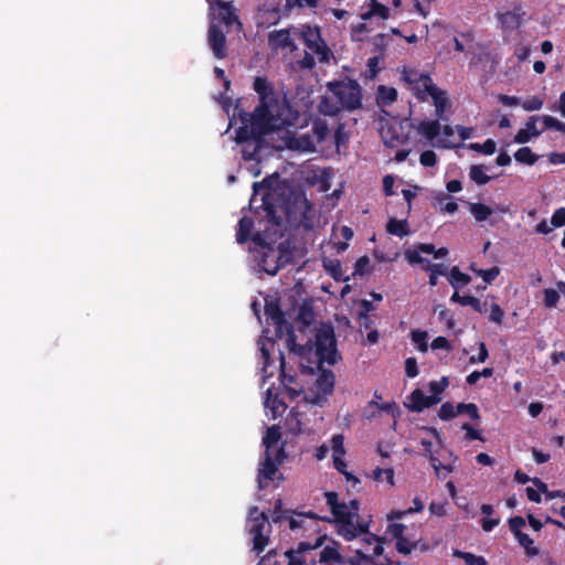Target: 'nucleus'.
Here are the masks:
<instances>
[{"instance_id":"nucleus-50","label":"nucleus","mask_w":565,"mask_h":565,"mask_svg":"<svg viewBox=\"0 0 565 565\" xmlns=\"http://www.w3.org/2000/svg\"><path fill=\"white\" fill-rule=\"evenodd\" d=\"M476 275L481 277L486 284H492V281L500 275V268L493 266L489 269L476 270Z\"/></svg>"},{"instance_id":"nucleus-27","label":"nucleus","mask_w":565,"mask_h":565,"mask_svg":"<svg viewBox=\"0 0 565 565\" xmlns=\"http://www.w3.org/2000/svg\"><path fill=\"white\" fill-rule=\"evenodd\" d=\"M448 281L455 290H458L462 286L468 285L471 281V277L462 273L458 266H454L449 270Z\"/></svg>"},{"instance_id":"nucleus-8","label":"nucleus","mask_w":565,"mask_h":565,"mask_svg":"<svg viewBox=\"0 0 565 565\" xmlns=\"http://www.w3.org/2000/svg\"><path fill=\"white\" fill-rule=\"evenodd\" d=\"M328 87L343 109L355 110L362 107V89L355 81L330 83Z\"/></svg>"},{"instance_id":"nucleus-56","label":"nucleus","mask_w":565,"mask_h":565,"mask_svg":"<svg viewBox=\"0 0 565 565\" xmlns=\"http://www.w3.org/2000/svg\"><path fill=\"white\" fill-rule=\"evenodd\" d=\"M539 120H541L540 116L533 115V116H530L525 122V130H527L532 135L533 138L539 137L543 132V129H539L536 127V122Z\"/></svg>"},{"instance_id":"nucleus-17","label":"nucleus","mask_w":565,"mask_h":565,"mask_svg":"<svg viewBox=\"0 0 565 565\" xmlns=\"http://www.w3.org/2000/svg\"><path fill=\"white\" fill-rule=\"evenodd\" d=\"M440 402V397L427 396L420 388H415L408 396L405 407L411 412L419 413Z\"/></svg>"},{"instance_id":"nucleus-26","label":"nucleus","mask_w":565,"mask_h":565,"mask_svg":"<svg viewBox=\"0 0 565 565\" xmlns=\"http://www.w3.org/2000/svg\"><path fill=\"white\" fill-rule=\"evenodd\" d=\"M431 99L435 106L437 119L447 120V118L444 117V113L449 108L450 105L446 93L439 88L438 90H435Z\"/></svg>"},{"instance_id":"nucleus-34","label":"nucleus","mask_w":565,"mask_h":565,"mask_svg":"<svg viewBox=\"0 0 565 565\" xmlns=\"http://www.w3.org/2000/svg\"><path fill=\"white\" fill-rule=\"evenodd\" d=\"M373 564V557L358 550L352 557H343L340 565H365Z\"/></svg>"},{"instance_id":"nucleus-6","label":"nucleus","mask_w":565,"mask_h":565,"mask_svg":"<svg viewBox=\"0 0 565 565\" xmlns=\"http://www.w3.org/2000/svg\"><path fill=\"white\" fill-rule=\"evenodd\" d=\"M257 254L259 270L270 276H275L292 259V252L286 243H280L277 248L264 246V250H258Z\"/></svg>"},{"instance_id":"nucleus-25","label":"nucleus","mask_w":565,"mask_h":565,"mask_svg":"<svg viewBox=\"0 0 565 565\" xmlns=\"http://www.w3.org/2000/svg\"><path fill=\"white\" fill-rule=\"evenodd\" d=\"M318 109L321 114L326 116H337L341 110H343L341 104H339L338 99L332 96H323L318 105Z\"/></svg>"},{"instance_id":"nucleus-36","label":"nucleus","mask_w":565,"mask_h":565,"mask_svg":"<svg viewBox=\"0 0 565 565\" xmlns=\"http://www.w3.org/2000/svg\"><path fill=\"white\" fill-rule=\"evenodd\" d=\"M469 177L479 185L487 184L491 178L484 173V168L481 164H473L470 167Z\"/></svg>"},{"instance_id":"nucleus-2","label":"nucleus","mask_w":565,"mask_h":565,"mask_svg":"<svg viewBox=\"0 0 565 565\" xmlns=\"http://www.w3.org/2000/svg\"><path fill=\"white\" fill-rule=\"evenodd\" d=\"M292 35L296 40L305 45V50L296 53L294 64L301 70L311 71L317 63L329 65L330 61H335L332 50L322 38L321 28L319 25L302 24L294 28Z\"/></svg>"},{"instance_id":"nucleus-19","label":"nucleus","mask_w":565,"mask_h":565,"mask_svg":"<svg viewBox=\"0 0 565 565\" xmlns=\"http://www.w3.org/2000/svg\"><path fill=\"white\" fill-rule=\"evenodd\" d=\"M401 125L397 124L383 126L381 128L380 135L386 147L396 148L407 142L408 136L401 132Z\"/></svg>"},{"instance_id":"nucleus-52","label":"nucleus","mask_w":565,"mask_h":565,"mask_svg":"<svg viewBox=\"0 0 565 565\" xmlns=\"http://www.w3.org/2000/svg\"><path fill=\"white\" fill-rule=\"evenodd\" d=\"M331 445L333 450V456H344L345 455V448H344V437L341 434H337L331 438Z\"/></svg>"},{"instance_id":"nucleus-7","label":"nucleus","mask_w":565,"mask_h":565,"mask_svg":"<svg viewBox=\"0 0 565 565\" xmlns=\"http://www.w3.org/2000/svg\"><path fill=\"white\" fill-rule=\"evenodd\" d=\"M247 523L249 533L253 535V551L258 555L263 553L269 543L271 525L266 512L260 511L258 507H250L248 510Z\"/></svg>"},{"instance_id":"nucleus-42","label":"nucleus","mask_w":565,"mask_h":565,"mask_svg":"<svg viewBox=\"0 0 565 565\" xmlns=\"http://www.w3.org/2000/svg\"><path fill=\"white\" fill-rule=\"evenodd\" d=\"M454 555L462 558L466 565H488L483 556H478L469 552L455 551Z\"/></svg>"},{"instance_id":"nucleus-38","label":"nucleus","mask_w":565,"mask_h":565,"mask_svg":"<svg viewBox=\"0 0 565 565\" xmlns=\"http://www.w3.org/2000/svg\"><path fill=\"white\" fill-rule=\"evenodd\" d=\"M457 415L467 414L472 420H479L480 414L475 403H458L456 405Z\"/></svg>"},{"instance_id":"nucleus-29","label":"nucleus","mask_w":565,"mask_h":565,"mask_svg":"<svg viewBox=\"0 0 565 565\" xmlns=\"http://www.w3.org/2000/svg\"><path fill=\"white\" fill-rule=\"evenodd\" d=\"M376 98L380 105L390 106L397 99V90L394 87L380 85Z\"/></svg>"},{"instance_id":"nucleus-48","label":"nucleus","mask_w":565,"mask_h":565,"mask_svg":"<svg viewBox=\"0 0 565 565\" xmlns=\"http://www.w3.org/2000/svg\"><path fill=\"white\" fill-rule=\"evenodd\" d=\"M559 294L557 290L553 288H546L544 289V299L543 303L545 308H555L559 301Z\"/></svg>"},{"instance_id":"nucleus-49","label":"nucleus","mask_w":565,"mask_h":565,"mask_svg":"<svg viewBox=\"0 0 565 565\" xmlns=\"http://www.w3.org/2000/svg\"><path fill=\"white\" fill-rule=\"evenodd\" d=\"M457 416L456 406H454L450 402H445L438 412V417L441 420L448 422L454 419Z\"/></svg>"},{"instance_id":"nucleus-45","label":"nucleus","mask_w":565,"mask_h":565,"mask_svg":"<svg viewBox=\"0 0 565 565\" xmlns=\"http://www.w3.org/2000/svg\"><path fill=\"white\" fill-rule=\"evenodd\" d=\"M418 542H411L404 535L396 540L395 547L398 553L408 555L412 551L417 548Z\"/></svg>"},{"instance_id":"nucleus-51","label":"nucleus","mask_w":565,"mask_h":565,"mask_svg":"<svg viewBox=\"0 0 565 565\" xmlns=\"http://www.w3.org/2000/svg\"><path fill=\"white\" fill-rule=\"evenodd\" d=\"M285 365H286V362H285V358L282 355V353H280V379H281V383L287 386L290 391H292L294 393H298L296 388H292L290 387V385L295 382V376L294 375H289L286 373L285 371Z\"/></svg>"},{"instance_id":"nucleus-32","label":"nucleus","mask_w":565,"mask_h":565,"mask_svg":"<svg viewBox=\"0 0 565 565\" xmlns=\"http://www.w3.org/2000/svg\"><path fill=\"white\" fill-rule=\"evenodd\" d=\"M271 195L267 193L263 196V207L266 211L267 217L273 224L280 225L282 222V217L280 214H277V210L275 204L271 202Z\"/></svg>"},{"instance_id":"nucleus-4","label":"nucleus","mask_w":565,"mask_h":565,"mask_svg":"<svg viewBox=\"0 0 565 565\" xmlns=\"http://www.w3.org/2000/svg\"><path fill=\"white\" fill-rule=\"evenodd\" d=\"M265 316L269 320L276 330V337L281 339L284 335L287 337L286 342L288 349L299 356L309 354L312 350V339H309L306 344L301 345L296 342V334L292 324L286 319L284 311L280 308L277 299H266L265 302Z\"/></svg>"},{"instance_id":"nucleus-39","label":"nucleus","mask_w":565,"mask_h":565,"mask_svg":"<svg viewBox=\"0 0 565 565\" xmlns=\"http://www.w3.org/2000/svg\"><path fill=\"white\" fill-rule=\"evenodd\" d=\"M519 544L525 548V553L527 556H536L539 555L540 551L537 547L533 546V540L525 533H520L514 536Z\"/></svg>"},{"instance_id":"nucleus-30","label":"nucleus","mask_w":565,"mask_h":565,"mask_svg":"<svg viewBox=\"0 0 565 565\" xmlns=\"http://www.w3.org/2000/svg\"><path fill=\"white\" fill-rule=\"evenodd\" d=\"M281 437L280 430L278 426L268 427L265 436L263 437V444L266 447L265 451L273 452L275 446H277L279 439Z\"/></svg>"},{"instance_id":"nucleus-61","label":"nucleus","mask_w":565,"mask_h":565,"mask_svg":"<svg viewBox=\"0 0 565 565\" xmlns=\"http://www.w3.org/2000/svg\"><path fill=\"white\" fill-rule=\"evenodd\" d=\"M542 106L543 100L537 96H533L532 98L526 99L522 103V107L526 111L540 110Z\"/></svg>"},{"instance_id":"nucleus-20","label":"nucleus","mask_w":565,"mask_h":565,"mask_svg":"<svg viewBox=\"0 0 565 565\" xmlns=\"http://www.w3.org/2000/svg\"><path fill=\"white\" fill-rule=\"evenodd\" d=\"M522 15H524V12H522L521 7H516L513 11L500 13L498 20L503 30L513 31L521 25Z\"/></svg>"},{"instance_id":"nucleus-21","label":"nucleus","mask_w":565,"mask_h":565,"mask_svg":"<svg viewBox=\"0 0 565 565\" xmlns=\"http://www.w3.org/2000/svg\"><path fill=\"white\" fill-rule=\"evenodd\" d=\"M340 544L332 541L331 545H327L321 552L319 562L326 565L340 564L342 555L339 552Z\"/></svg>"},{"instance_id":"nucleus-12","label":"nucleus","mask_w":565,"mask_h":565,"mask_svg":"<svg viewBox=\"0 0 565 565\" xmlns=\"http://www.w3.org/2000/svg\"><path fill=\"white\" fill-rule=\"evenodd\" d=\"M327 540V535H320L318 536L313 543L311 542H299L297 547L287 550L284 555L287 558L288 565H316L317 561L315 558H311L310 561H307L306 553L309 551L317 550L321 547Z\"/></svg>"},{"instance_id":"nucleus-3","label":"nucleus","mask_w":565,"mask_h":565,"mask_svg":"<svg viewBox=\"0 0 565 565\" xmlns=\"http://www.w3.org/2000/svg\"><path fill=\"white\" fill-rule=\"evenodd\" d=\"M277 104L259 102L252 114L242 117V126L236 130V141H254L260 147L264 137L280 128V119L274 114Z\"/></svg>"},{"instance_id":"nucleus-43","label":"nucleus","mask_w":565,"mask_h":565,"mask_svg":"<svg viewBox=\"0 0 565 565\" xmlns=\"http://www.w3.org/2000/svg\"><path fill=\"white\" fill-rule=\"evenodd\" d=\"M540 118L543 124V131L546 129H555L565 134V124L559 121L557 118L550 115H543L540 116Z\"/></svg>"},{"instance_id":"nucleus-64","label":"nucleus","mask_w":565,"mask_h":565,"mask_svg":"<svg viewBox=\"0 0 565 565\" xmlns=\"http://www.w3.org/2000/svg\"><path fill=\"white\" fill-rule=\"evenodd\" d=\"M551 223L554 227H562L565 225V207H558L552 215Z\"/></svg>"},{"instance_id":"nucleus-54","label":"nucleus","mask_w":565,"mask_h":565,"mask_svg":"<svg viewBox=\"0 0 565 565\" xmlns=\"http://www.w3.org/2000/svg\"><path fill=\"white\" fill-rule=\"evenodd\" d=\"M405 258L411 265L427 264V259L422 257L420 250L415 246L414 249H407L405 252Z\"/></svg>"},{"instance_id":"nucleus-16","label":"nucleus","mask_w":565,"mask_h":565,"mask_svg":"<svg viewBox=\"0 0 565 565\" xmlns=\"http://www.w3.org/2000/svg\"><path fill=\"white\" fill-rule=\"evenodd\" d=\"M209 45L217 58H224L227 54L226 38L218 25L211 23L207 33Z\"/></svg>"},{"instance_id":"nucleus-53","label":"nucleus","mask_w":565,"mask_h":565,"mask_svg":"<svg viewBox=\"0 0 565 565\" xmlns=\"http://www.w3.org/2000/svg\"><path fill=\"white\" fill-rule=\"evenodd\" d=\"M448 377L443 376L440 381H431L428 384L429 391L431 392V396L439 397L446 387L448 386Z\"/></svg>"},{"instance_id":"nucleus-22","label":"nucleus","mask_w":565,"mask_h":565,"mask_svg":"<svg viewBox=\"0 0 565 565\" xmlns=\"http://www.w3.org/2000/svg\"><path fill=\"white\" fill-rule=\"evenodd\" d=\"M254 228V221L252 217L245 215L239 218L236 230V242L245 244L250 239L252 231Z\"/></svg>"},{"instance_id":"nucleus-1","label":"nucleus","mask_w":565,"mask_h":565,"mask_svg":"<svg viewBox=\"0 0 565 565\" xmlns=\"http://www.w3.org/2000/svg\"><path fill=\"white\" fill-rule=\"evenodd\" d=\"M311 353H315L317 358L319 370L315 383L317 393L311 402L317 405H322V403L327 401V397L333 393L335 382L334 373L331 370L323 369L322 364L326 362L330 365H334L340 359L337 350L334 330L331 324H323L316 331L311 352L301 358H309Z\"/></svg>"},{"instance_id":"nucleus-14","label":"nucleus","mask_w":565,"mask_h":565,"mask_svg":"<svg viewBox=\"0 0 565 565\" xmlns=\"http://www.w3.org/2000/svg\"><path fill=\"white\" fill-rule=\"evenodd\" d=\"M294 28L275 30L268 34L269 46L273 50H289L292 62L296 58V53H299V47L294 42L296 40L292 35Z\"/></svg>"},{"instance_id":"nucleus-41","label":"nucleus","mask_w":565,"mask_h":565,"mask_svg":"<svg viewBox=\"0 0 565 565\" xmlns=\"http://www.w3.org/2000/svg\"><path fill=\"white\" fill-rule=\"evenodd\" d=\"M290 510L282 509V500L279 498L275 501L274 509L271 512V519L274 523H280L284 520H288L289 515H291Z\"/></svg>"},{"instance_id":"nucleus-28","label":"nucleus","mask_w":565,"mask_h":565,"mask_svg":"<svg viewBox=\"0 0 565 565\" xmlns=\"http://www.w3.org/2000/svg\"><path fill=\"white\" fill-rule=\"evenodd\" d=\"M387 233L404 237L409 234V227L406 220L390 218L386 224Z\"/></svg>"},{"instance_id":"nucleus-63","label":"nucleus","mask_w":565,"mask_h":565,"mask_svg":"<svg viewBox=\"0 0 565 565\" xmlns=\"http://www.w3.org/2000/svg\"><path fill=\"white\" fill-rule=\"evenodd\" d=\"M488 356H489V352H488V349H487L484 342H480L478 355L470 356L469 363L470 364L483 363L488 359Z\"/></svg>"},{"instance_id":"nucleus-10","label":"nucleus","mask_w":565,"mask_h":565,"mask_svg":"<svg viewBox=\"0 0 565 565\" xmlns=\"http://www.w3.org/2000/svg\"><path fill=\"white\" fill-rule=\"evenodd\" d=\"M319 521L330 522L331 520L328 516H319L312 511L292 510L291 515L288 518V525L291 531L302 530V536H310L311 534L319 533Z\"/></svg>"},{"instance_id":"nucleus-59","label":"nucleus","mask_w":565,"mask_h":565,"mask_svg":"<svg viewBox=\"0 0 565 565\" xmlns=\"http://www.w3.org/2000/svg\"><path fill=\"white\" fill-rule=\"evenodd\" d=\"M504 311L498 303H492L490 308L489 320L497 324H501L503 321Z\"/></svg>"},{"instance_id":"nucleus-57","label":"nucleus","mask_w":565,"mask_h":565,"mask_svg":"<svg viewBox=\"0 0 565 565\" xmlns=\"http://www.w3.org/2000/svg\"><path fill=\"white\" fill-rule=\"evenodd\" d=\"M382 475H385L387 482L393 486L394 484V470L392 468H376L373 471V478L376 481L382 480Z\"/></svg>"},{"instance_id":"nucleus-9","label":"nucleus","mask_w":565,"mask_h":565,"mask_svg":"<svg viewBox=\"0 0 565 565\" xmlns=\"http://www.w3.org/2000/svg\"><path fill=\"white\" fill-rule=\"evenodd\" d=\"M343 508L338 509L335 512H331L334 522L338 525V534L342 536L345 541H352L355 539L360 532H365L369 527V523H359L354 522L351 518V513L345 503H341Z\"/></svg>"},{"instance_id":"nucleus-44","label":"nucleus","mask_w":565,"mask_h":565,"mask_svg":"<svg viewBox=\"0 0 565 565\" xmlns=\"http://www.w3.org/2000/svg\"><path fill=\"white\" fill-rule=\"evenodd\" d=\"M434 311L438 313V319L440 321L446 322L448 329H452L455 327L454 313L444 305H437Z\"/></svg>"},{"instance_id":"nucleus-11","label":"nucleus","mask_w":565,"mask_h":565,"mask_svg":"<svg viewBox=\"0 0 565 565\" xmlns=\"http://www.w3.org/2000/svg\"><path fill=\"white\" fill-rule=\"evenodd\" d=\"M413 95L419 102H426L439 88L433 82L429 73H402Z\"/></svg>"},{"instance_id":"nucleus-46","label":"nucleus","mask_w":565,"mask_h":565,"mask_svg":"<svg viewBox=\"0 0 565 565\" xmlns=\"http://www.w3.org/2000/svg\"><path fill=\"white\" fill-rule=\"evenodd\" d=\"M412 341L417 345L418 350L423 353L427 352V332L422 330H414L411 333Z\"/></svg>"},{"instance_id":"nucleus-55","label":"nucleus","mask_w":565,"mask_h":565,"mask_svg":"<svg viewBox=\"0 0 565 565\" xmlns=\"http://www.w3.org/2000/svg\"><path fill=\"white\" fill-rule=\"evenodd\" d=\"M423 269L425 271H433L434 274H436L438 276H447L448 277V274H449L447 266L443 263L431 264L428 260L427 264L423 265Z\"/></svg>"},{"instance_id":"nucleus-40","label":"nucleus","mask_w":565,"mask_h":565,"mask_svg":"<svg viewBox=\"0 0 565 565\" xmlns=\"http://www.w3.org/2000/svg\"><path fill=\"white\" fill-rule=\"evenodd\" d=\"M342 457L343 456H333L334 468L345 476L347 480L351 482L352 487H355L358 483H360V480L359 478L347 471V463L344 462Z\"/></svg>"},{"instance_id":"nucleus-15","label":"nucleus","mask_w":565,"mask_h":565,"mask_svg":"<svg viewBox=\"0 0 565 565\" xmlns=\"http://www.w3.org/2000/svg\"><path fill=\"white\" fill-rule=\"evenodd\" d=\"M277 466L278 463H276L275 460L273 459V454H269V451H265L264 460L260 462L257 476L259 489L266 488L269 481L275 480V477L278 473Z\"/></svg>"},{"instance_id":"nucleus-47","label":"nucleus","mask_w":565,"mask_h":565,"mask_svg":"<svg viewBox=\"0 0 565 565\" xmlns=\"http://www.w3.org/2000/svg\"><path fill=\"white\" fill-rule=\"evenodd\" d=\"M532 481L541 492L546 494L547 499L552 500L555 498H561L565 501V492H563L561 490L548 491L546 483H544L539 478H534Z\"/></svg>"},{"instance_id":"nucleus-62","label":"nucleus","mask_w":565,"mask_h":565,"mask_svg":"<svg viewBox=\"0 0 565 565\" xmlns=\"http://www.w3.org/2000/svg\"><path fill=\"white\" fill-rule=\"evenodd\" d=\"M313 319V311L311 308L302 306L298 312V321L303 326H309Z\"/></svg>"},{"instance_id":"nucleus-24","label":"nucleus","mask_w":565,"mask_h":565,"mask_svg":"<svg viewBox=\"0 0 565 565\" xmlns=\"http://www.w3.org/2000/svg\"><path fill=\"white\" fill-rule=\"evenodd\" d=\"M254 89L260 97L259 102L277 104L271 87L265 78L256 77L254 81Z\"/></svg>"},{"instance_id":"nucleus-37","label":"nucleus","mask_w":565,"mask_h":565,"mask_svg":"<svg viewBox=\"0 0 565 565\" xmlns=\"http://www.w3.org/2000/svg\"><path fill=\"white\" fill-rule=\"evenodd\" d=\"M469 149H471L476 152H479V153H483L486 156H491L495 152L497 145L493 139L489 138L482 143H479V142L470 143Z\"/></svg>"},{"instance_id":"nucleus-60","label":"nucleus","mask_w":565,"mask_h":565,"mask_svg":"<svg viewBox=\"0 0 565 565\" xmlns=\"http://www.w3.org/2000/svg\"><path fill=\"white\" fill-rule=\"evenodd\" d=\"M524 525H525V520L520 515L512 516L509 519L510 531L513 533L514 536L522 533L521 529Z\"/></svg>"},{"instance_id":"nucleus-18","label":"nucleus","mask_w":565,"mask_h":565,"mask_svg":"<svg viewBox=\"0 0 565 565\" xmlns=\"http://www.w3.org/2000/svg\"><path fill=\"white\" fill-rule=\"evenodd\" d=\"M256 18L258 25L277 24L281 19L279 2H264L259 4Z\"/></svg>"},{"instance_id":"nucleus-5","label":"nucleus","mask_w":565,"mask_h":565,"mask_svg":"<svg viewBox=\"0 0 565 565\" xmlns=\"http://www.w3.org/2000/svg\"><path fill=\"white\" fill-rule=\"evenodd\" d=\"M280 207L288 223L302 226L305 230L313 227V207L303 194H296Z\"/></svg>"},{"instance_id":"nucleus-13","label":"nucleus","mask_w":565,"mask_h":565,"mask_svg":"<svg viewBox=\"0 0 565 565\" xmlns=\"http://www.w3.org/2000/svg\"><path fill=\"white\" fill-rule=\"evenodd\" d=\"M210 13L214 20L224 24L227 30H231L234 25L237 30L242 29V23L233 1L217 2L214 9H210Z\"/></svg>"},{"instance_id":"nucleus-31","label":"nucleus","mask_w":565,"mask_h":565,"mask_svg":"<svg viewBox=\"0 0 565 565\" xmlns=\"http://www.w3.org/2000/svg\"><path fill=\"white\" fill-rule=\"evenodd\" d=\"M539 158L540 157L534 153L530 147H522L514 152L515 161L526 166H533Z\"/></svg>"},{"instance_id":"nucleus-35","label":"nucleus","mask_w":565,"mask_h":565,"mask_svg":"<svg viewBox=\"0 0 565 565\" xmlns=\"http://www.w3.org/2000/svg\"><path fill=\"white\" fill-rule=\"evenodd\" d=\"M470 212L478 222H483L489 218L493 210L483 203H472L470 205Z\"/></svg>"},{"instance_id":"nucleus-58","label":"nucleus","mask_w":565,"mask_h":565,"mask_svg":"<svg viewBox=\"0 0 565 565\" xmlns=\"http://www.w3.org/2000/svg\"><path fill=\"white\" fill-rule=\"evenodd\" d=\"M419 162L424 167H434L437 163V156L433 150H425L420 153Z\"/></svg>"},{"instance_id":"nucleus-23","label":"nucleus","mask_w":565,"mask_h":565,"mask_svg":"<svg viewBox=\"0 0 565 565\" xmlns=\"http://www.w3.org/2000/svg\"><path fill=\"white\" fill-rule=\"evenodd\" d=\"M418 134L428 140H434L440 132L441 126L438 119L422 120L416 127Z\"/></svg>"},{"instance_id":"nucleus-33","label":"nucleus","mask_w":565,"mask_h":565,"mask_svg":"<svg viewBox=\"0 0 565 565\" xmlns=\"http://www.w3.org/2000/svg\"><path fill=\"white\" fill-rule=\"evenodd\" d=\"M370 2H371V8L367 12L362 14L363 20H367L373 15H379L382 19L388 18L390 9L386 6L380 3L377 0H371Z\"/></svg>"}]
</instances>
